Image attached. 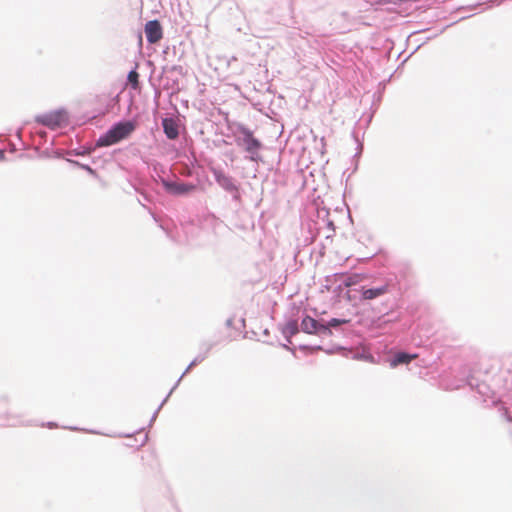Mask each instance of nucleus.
Wrapping results in <instances>:
<instances>
[{
  "label": "nucleus",
  "mask_w": 512,
  "mask_h": 512,
  "mask_svg": "<svg viewBox=\"0 0 512 512\" xmlns=\"http://www.w3.org/2000/svg\"><path fill=\"white\" fill-rule=\"evenodd\" d=\"M216 180L220 185L224 187H226L230 183V179L223 175L222 173H216Z\"/></svg>",
  "instance_id": "obj_12"
},
{
  "label": "nucleus",
  "mask_w": 512,
  "mask_h": 512,
  "mask_svg": "<svg viewBox=\"0 0 512 512\" xmlns=\"http://www.w3.org/2000/svg\"><path fill=\"white\" fill-rule=\"evenodd\" d=\"M77 164H78L82 169H84V170H86L87 172H89L90 174H92V175H95V174H96V173H95V170H94V169H92L90 166H88V165H83V164H79V163H77Z\"/></svg>",
  "instance_id": "obj_14"
},
{
  "label": "nucleus",
  "mask_w": 512,
  "mask_h": 512,
  "mask_svg": "<svg viewBox=\"0 0 512 512\" xmlns=\"http://www.w3.org/2000/svg\"><path fill=\"white\" fill-rule=\"evenodd\" d=\"M301 329H302V331H304L305 333H308V334H313V333H317L320 331L328 330V328L325 325L319 324L314 318H312L310 316H306L303 318V320L301 322Z\"/></svg>",
  "instance_id": "obj_5"
},
{
  "label": "nucleus",
  "mask_w": 512,
  "mask_h": 512,
  "mask_svg": "<svg viewBox=\"0 0 512 512\" xmlns=\"http://www.w3.org/2000/svg\"><path fill=\"white\" fill-rule=\"evenodd\" d=\"M416 358H417V354H408L405 352H400L395 355L394 359L390 363V366L392 368H395L401 364H408Z\"/></svg>",
  "instance_id": "obj_9"
},
{
  "label": "nucleus",
  "mask_w": 512,
  "mask_h": 512,
  "mask_svg": "<svg viewBox=\"0 0 512 512\" xmlns=\"http://www.w3.org/2000/svg\"><path fill=\"white\" fill-rule=\"evenodd\" d=\"M145 34L151 44L159 42L163 37V30L158 20L148 21L145 25Z\"/></svg>",
  "instance_id": "obj_3"
},
{
  "label": "nucleus",
  "mask_w": 512,
  "mask_h": 512,
  "mask_svg": "<svg viewBox=\"0 0 512 512\" xmlns=\"http://www.w3.org/2000/svg\"><path fill=\"white\" fill-rule=\"evenodd\" d=\"M37 122L51 129L62 127L67 122L66 114L62 111H54L37 117Z\"/></svg>",
  "instance_id": "obj_2"
},
{
  "label": "nucleus",
  "mask_w": 512,
  "mask_h": 512,
  "mask_svg": "<svg viewBox=\"0 0 512 512\" xmlns=\"http://www.w3.org/2000/svg\"><path fill=\"white\" fill-rule=\"evenodd\" d=\"M243 143L248 152L254 153L256 152L261 144L260 142L253 136V133L248 129H243Z\"/></svg>",
  "instance_id": "obj_6"
},
{
  "label": "nucleus",
  "mask_w": 512,
  "mask_h": 512,
  "mask_svg": "<svg viewBox=\"0 0 512 512\" xmlns=\"http://www.w3.org/2000/svg\"><path fill=\"white\" fill-rule=\"evenodd\" d=\"M342 323H346V320H339V319L333 318L328 322V325L326 327L329 329V327H337V326L341 325Z\"/></svg>",
  "instance_id": "obj_13"
},
{
  "label": "nucleus",
  "mask_w": 512,
  "mask_h": 512,
  "mask_svg": "<svg viewBox=\"0 0 512 512\" xmlns=\"http://www.w3.org/2000/svg\"><path fill=\"white\" fill-rule=\"evenodd\" d=\"M127 79L134 90L139 88V74L136 70L130 71Z\"/></svg>",
  "instance_id": "obj_10"
},
{
  "label": "nucleus",
  "mask_w": 512,
  "mask_h": 512,
  "mask_svg": "<svg viewBox=\"0 0 512 512\" xmlns=\"http://www.w3.org/2000/svg\"><path fill=\"white\" fill-rule=\"evenodd\" d=\"M162 126H163L164 133L166 134V136L169 139L173 140L178 137V135H179L178 125L174 119H172V118L163 119Z\"/></svg>",
  "instance_id": "obj_7"
},
{
  "label": "nucleus",
  "mask_w": 512,
  "mask_h": 512,
  "mask_svg": "<svg viewBox=\"0 0 512 512\" xmlns=\"http://www.w3.org/2000/svg\"><path fill=\"white\" fill-rule=\"evenodd\" d=\"M388 291V286L384 285L378 288H370L362 290V298L364 300H372L379 296L384 295Z\"/></svg>",
  "instance_id": "obj_8"
},
{
  "label": "nucleus",
  "mask_w": 512,
  "mask_h": 512,
  "mask_svg": "<svg viewBox=\"0 0 512 512\" xmlns=\"http://www.w3.org/2000/svg\"><path fill=\"white\" fill-rule=\"evenodd\" d=\"M362 279H363V277L361 275L355 274V275L349 276L345 280L344 283H345V286L349 287V286L359 283Z\"/></svg>",
  "instance_id": "obj_11"
},
{
  "label": "nucleus",
  "mask_w": 512,
  "mask_h": 512,
  "mask_svg": "<svg viewBox=\"0 0 512 512\" xmlns=\"http://www.w3.org/2000/svg\"><path fill=\"white\" fill-rule=\"evenodd\" d=\"M135 130V124L126 121L120 122L108 130L98 141V146H110L127 138Z\"/></svg>",
  "instance_id": "obj_1"
},
{
  "label": "nucleus",
  "mask_w": 512,
  "mask_h": 512,
  "mask_svg": "<svg viewBox=\"0 0 512 512\" xmlns=\"http://www.w3.org/2000/svg\"><path fill=\"white\" fill-rule=\"evenodd\" d=\"M164 187L167 192L173 195H184L189 194L196 190V186L194 184L175 181V182H164Z\"/></svg>",
  "instance_id": "obj_4"
}]
</instances>
